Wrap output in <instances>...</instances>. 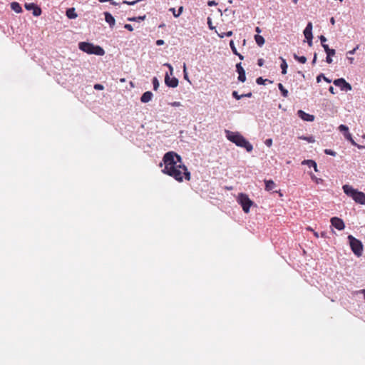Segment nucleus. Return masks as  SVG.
Returning a JSON list of instances; mask_svg holds the SVG:
<instances>
[{"instance_id":"obj_64","label":"nucleus","mask_w":365,"mask_h":365,"mask_svg":"<svg viewBox=\"0 0 365 365\" xmlns=\"http://www.w3.org/2000/svg\"><path fill=\"white\" fill-rule=\"evenodd\" d=\"M348 60L349 61L350 63H353L354 62V58L352 57H348Z\"/></svg>"},{"instance_id":"obj_27","label":"nucleus","mask_w":365,"mask_h":365,"mask_svg":"<svg viewBox=\"0 0 365 365\" xmlns=\"http://www.w3.org/2000/svg\"><path fill=\"white\" fill-rule=\"evenodd\" d=\"M255 40L259 46H262L264 43V38L259 34L255 36Z\"/></svg>"},{"instance_id":"obj_12","label":"nucleus","mask_w":365,"mask_h":365,"mask_svg":"<svg viewBox=\"0 0 365 365\" xmlns=\"http://www.w3.org/2000/svg\"><path fill=\"white\" fill-rule=\"evenodd\" d=\"M298 116L305 121L312 122L314 120V116L309 113H305L302 110H299L297 112Z\"/></svg>"},{"instance_id":"obj_21","label":"nucleus","mask_w":365,"mask_h":365,"mask_svg":"<svg viewBox=\"0 0 365 365\" xmlns=\"http://www.w3.org/2000/svg\"><path fill=\"white\" fill-rule=\"evenodd\" d=\"M344 138L349 140L353 145L357 146L359 148H361L362 146L358 145L352 138L351 133L349 132L347 133H344Z\"/></svg>"},{"instance_id":"obj_43","label":"nucleus","mask_w":365,"mask_h":365,"mask_svg":"<svg viewBox=\"0 0 365 365\" xmlns=\"http://www.w3.org/2000/svg\"><path fill=\"white\" fill-rule=\"evenodd\" d=\"M183 72H184V78L189 81L188 77H187V73L186 71V64L185 63H184V65H183Z\"/></svg>"},{"instance_id":"obj_25","label":"nucleus","mask_w":365,"mask_h":365,"mask_svg":"<svg viewBox=\"0 0 365 365\" xmlns=\"http://www.w3.org/2000/svg\"><path fill=\"white\" fill-rule=\"evenodd\" d=\"M66 16L68 19H75L77 17V14L76 13L74 8H71L67 9Z\"/></svg>"},{"instance_id":"obj_60","label":"nucleus","mask_w":365,"mask_h":365,"mask_svg":"<svg viewBox=\"0 0 365 365\" xmlns=\"http://www.w3.org/2000/svg\"><path fill=\"white\" fill-rule=\"evenodd\" d=\"M242 96H243V97H248V98H250V97L252 96V93H248L247 94H243Z\"/></svg>"},{"instance_id":"obj_36","label":"nucleus","mask_w":365,"mask_h":365,"mask_svg":"<svg viewBox=\"0 0 365 365\" xmlns=\"http://www.w3.org/2000/svg\"><path fill=\"white\" fill-rule=\"evenodd\" d=\"M266 81H267V79H263L262 77H259L256 80L257 83L259 85H264Z\"/></svg>"},{"instance_id":"obj_26","label":"nucleus","mask_w":365,"mask_h":365,"mask_svg":"<svg viewBox=\"0 0 365 365\" xmlns=\"http://www.w3.org/2000/svg\"><path fill=\"white\" fill-rule=\"evenodd\" d=\"M323 48L327 56H333L335 55L336 52L334 49L329 48L327 44H323Z\"/></svg>"},{"instance_id":"obj_53","label":"nucleus","mask_w":365,"mask_h":365,"mask_svg":"<svg viewBox=\"0 0 365 365\" xmlns=\"http://www.w3.org/2000/svg\"><path fill=\"white\" fill-rule=\"evenodd\" d=\"M164 66H167L168 68H169L171 73H173V68L170 63H165Z\"/></svg>"},{"instance_id":"obj_15","label":"nucleus","mask_w":365,"mask_h":365,"mask_svg":"<svg viewBox=\"0 0 365 365\" xmlns=\"http://www.w3.org/2000/svg\"><path fill=\"white\" fill-rule=\"evenodd\" d=\"M152 97L153 93L150 91H146L142 95L140 101L143 103H148L152 99Z\"/></svg>"},{"instance_id":"obj_59","label":"nucleus","mask_w":365,"mask_h":365,"mask_svg":"<svg viewBox=\"0 0 365 365\" xmlns=\"http://www.w3.org/2000/svg\"><path fill=\"white\" fill-rule=\"evenodd\" d=\"M255 31H256L257 34H259V33H261V29H260L259 27L257 26V27L255 28Z\"/></svg>"},{"instance_id":"obj_51","label":"nucleus","mask_w":365,"mask_h":365,"mask_svg":"<svg viewBox=\"0 0 365 365\" xmlns=\"http://www.w3.org/2000/svg\"><path fill=\"white\" fill-rule=\"evenodd\" d=\"M99 1L101 2H106V1H110L111 4L113 5H117L118 4L115 1H113V0H99Z\"/></svg>"},{"instance_id":"obj_28","label":"nucleus","mask_w":365,"mask_h":365,"mask_svg":"<svg viewBox=\"0 0 365 365\" xmlns=\"http://www.w3.org/2000/svg\"><path fill=\"white\" fill-rule=\"evenodd\" d=\"M280 59L282 61V63H281V68H282V74H286L287 73V63L286 62V60L284 58H283L282 57H280Z\"/></svg>"},{"instance_id":"obj_48","label":"nucleus","mask_w":365,"mask_h":365,"mask_svg":"<svg viewBox=\"0 0 365 365\" xmlns=\"http://www.w3.org/2000/svg\"><path fill=\"white\" fill-rule=\"evenodd\" d=\"M94 88L96 89V90H103V86L101 84H95L94 85Z\"/></svg>"},{"instance_id":"obj_52","label":"nucleus","mask_w":365,"mask_h":365,"mask_svg":"<svg viewBox=\"0 0 365 365\" xmlns=\"http://www.w3.org/2000/svg\"><path fill=\"white\" fill-rule=\"evenodd\" d=\"M257 64L259 66H262L264 65V60L262 58L258 59Z\"/></svg>"},{"instance_id":"obj_20","label":"nucleus","mask_w":365,"mask_h":365,"mask_svg":"<svg viewBox=\"0 0 365 365\" xmlns=\"http://www.w3.org/2000/svg\"><path fill=\"white\" fill-rule=\"evenodd\" d=\"M344 138L349 140L353 145L357 146L359 148H361L362 146L358 145L352 138L351 133L349 132L347 133H344Z\"/></svg>"},{"instance_id":"obj_46","label":"nucleus","mask_w":365,"mask_h":365,"mask_svg":"<svg viewBox=\"0 0 365 365\" xmlns=\"http://www.w3.org/2000/svg\"><path fill=\"white\" fill-rule=\"evenodd\" d=\"M124 28L126 29L127 30L130 31H133V26L130 24H125Z\"/></svg>"},{"instance_id":"obj_16","label":"nucleus","mask_w":365,"mask_h":365,"mask_svg":"<svg viewBox=\"0 0 365 365\" xmlns=\"http://www.w3.org/2000/svg\"><path fill=\"white\" fill-rule=\"evenodd\" d=\"M265 190L271 191L276 187V184L272 180H264Z\"/></svg>"},{"instance_id":"obj_7","label":"nucleus","mask_w":365,"mask_h":365,"mask_svg":"<svg viewBox=\"0 0 365 365\" xmlns=\"http://www.w3.org/2000/svg\"><path fill=\"white\" fill-rule=\"evenodd\" d=\"M304 35L305 38L307 41L308 45L309 46H312V38H313L312 23V22H309L307 24L305 29L304 30Z\"/></svg>"},{"instance_id":"obj_39","label":"nucleus","mask_w":365,"mask_h":365,"mask_svg":"<svg viewBox=\"0 0 365 365\" xmlns=\"http://www.w3.org/2000/svg\"><path fill=\"white\" fill-rule=\"evenodd\" d=\"M311 178L316 182V183H319L321 182H322V179L321 178H317L315 175H311Z\"/></svg>"},{"instance_id":"obj_45","label":"nucleus","mask_w":365,"mask_h":365,"mask_svg":"<svg viewBox=\"0 0 365 365\" xmlns=\"http://www.w3.org/2000/svg\"><path fill=\"white\" fill-rule=\"evenodd\" d=\"M319 39L321 41L322 46H323V44H326L325 42L327 41V38L324 36H320Z\"/></svg>"},{"instance_id":"obj_62","label":"nucleus","mask_w":365,"mask_h":365,"mask_svg":"<svg viewBox=\"0 0 365 365\" xmlns=\"http://www.w3.org/2000/svg\"><path fill=\"white\" fill-rule=\"evenodd\" d=\"M324 80L327 83L331 82V81L330 79H329L328 78H327L326 76L324 77Z\"/></svg>"},{"instance_id":"obj_34","label":"nucleus","mask_w":365,"mask_h":365,"mask_svg":"<svg viewBox=\"0 0 365 365\" xmlns=\"http://www.w3.org/2000/svg\"><path fill=\"white\" fill-rule=\"evenodd\" d=\"M230 48L232 49V51L233 52L234 54L235 55H239V53L237 52V50L235 46V43H234V41L232 40L230 41Z\"/></svg>"},{"instance_id":"obj_17","label":"nucleus","mask_w":365,"mask_h":365,"mask_svg":"<svg viewBox=\"0 0 365 365\" xmlns=\"http://www.w3.org/2000/svg\"><path fill=\"white\" fill-rule=\"evenodd\" d=\"M92 53H93V54L98 55V56H103L105 54V51L102 47H101L100 46H94V45H93Z\"/></svg>"},{"instance_id":"obj_18","label":"nucleus","mask_w":365,"mask_h":365,"mask_svg":"<svg viewBox=\"0 0 365 365\" xmlns=\"http://www.w3.org/2000/svg\"><path fill=\"white\" fill-rule=\"evenodd\" d=\"M302 165H307L309 167H313L315 172H318L317 165L314 160H304L302 163Z\"/></svg>"},{"instance_id":"obj_49","label":"nucleus","mask_w":365,"mask_h":365,"mask_svg":"<svg viewBox=\"0 0 365 365\" xmlns=\"http://www.w3.org/2000/svg\"><path fill=\"white\" fill-rule=\"evenodd\" d=\"M207 24L210 29H213L214 27L212 26V20L210 17L207 18Z\"/></svg>"},{"instance_id":"obj_41","label":"nucleus","mask_w":365,"mask_h":365,"mask_svg":"<svg viewBox=\"0 0 365 365\" xmlns=\"http://www.w3.org/2000/svg\"><path fill=\"white\" fill-rule=\"evenodd\" d=\"M232 96L235 98L237 100H240L243 97V96L238 95L237 92L235 91L232 92Z\"/></svg>"},{"instance_id":"obj_37","label":"nucleus","mask_w":365,"mask_h":365,"mask_svg":"<svg viewBox=\"0 0 365 365\" xmlns=\"http://www.w3.org/2000/svg\"><path fill=\"white\" fill-rule=\"evenodd\" d=\"M324 153L327 155H332V156H335L336 154L335 151L330 150V149H325Z\"/></svg>"},{"instance_id":"obj_4","label":"nucleus","mask_w":365,"mask_h":365,"mask_svg":"<svg viewBox=\"0 0 365 365\" xmlns=\"http://www.w3.org/2000/svg\"><path fill=\"white\" fill-rule=\"evenodd\" d=\"M348 240L352 252L358 257L362 255L363 245L361 241L352 235L348 236Z\"/></svg>"},{"instance_id":"obj_3","label":"nucleus","mask_w":365,"mask_h":365,"mask_svg":"<svg viewBox=\"0 0 365 365\" xmlns=\"http://www.w3.org/2000/svg\"><path fill=\"white\" fill-rule=\"evenodd\" d=\"M344 193L351 197L355 202L360 205H365V194L363 192L354 189L349 185H344L342 187Z\"/></svg>"},{"instance_id":"obj_47","label":"nucleus","mask_w":365,"mask_h":365,"mask_svg":"<svg viewBox=\"0 0 365 365\" xmlns=\"http://www.w3.org/2000/svg\"><path fill=\"white\" fill-rule=\"evenodd\" d=\"M359 46L357 45L354 49L351 50V51H348V53L349 54H351V55H353L355 53L356 51L359 48Z\"/></svg>"},{"instance_id":"obj_10","label":"nucleus","mask_w":365,"mask_h":365,"mask_svg":"<svg viewBox=\"0 0 365 365\" xmlns=\"http://www.w3.org/2000/svg\"><path fill=\"white\" fill-rule=\"evenodd\" d=\"M165 83L168 87L175 88L178 85V80L175 77L170 78L167 73L165 76Z\"/></svg>"},{"instance_id":"obj_38","label":"nucleus","mask_w":365,"mask_h":365,"mask_svg":"<svg viewBox=\"0 0 365 365\" xmlns=\"http://www.w3.org/2000/svg\"><path fill=\"white\" fill-rule=\"evenodd\" d=\"M220 38H224L225 36H231L232 35V31H230L226 33H222L218 34Z\"/></svg>"},{"instance_id":"obj_14","label":"nucleus","mask_w":365,"mask_h":365,"mask_svg":"<svg viewBox=\"0 0 365 365\" xmlns=\"http://www.w3.org/2000/svg\"><path fill=\"white\" fill-rule=\"evenodd\" d=\"M105 20L109 24L110 28L115 26V20L114 17L108 12H105Z\"/></svg>"},{"instance_id":"obj_31","label":"nucleus","mask_w":365,"mask_h":365,"mask_svg":"<svg viewBox=\"0 0 365 365\" xmlns=\"http://www.w3.org/2000/svg\"><path fill=\"white\" fill-rule=\"evenodd\" d=\"M145 15L144 16H138V17H132V18H128V20L129 21H143L145 19Z\"/></svg>"},{"instance_id":"obj_32","label":"nucleus","mask_w":365,"mask_h":365,"mask_svg":"<svg viewBox=\"0 0 365 365\" xmlns=\"http://www.w3.org/2000/svg\"><path fill=\"white\" fill-rule=\"evenodd\" d=\"M339 131L342 132L344 134L349 133V128L345 125H340L339 126Z\"/></svg>"},{"instance_id":"obj_13","label":"nucleus","mask_w":365,"mask_h":365,"mask_svg":"<svg viewBox=\"0 0 365 365\" xmlns=\"http://www.w3.org/2000/svg\"><path fill=\"white\" fill-rule=\"evenodd\" d=\"M79 48L86 52L88 54H91V43L86 42H81L79 43Z\"/></svg>"},{"instance_id":"obj_9","label":"nucleus","mask_w":365,"mask_h":365,"mask_svg":"<svg viewBox=\"0 0 365 365\" xmlns=\"http://www.w3.org/2000/svg\"><path fill=\"white\" fill-rule=\"evenodd\" d=\"M331 223L333 227H334L338 230H342L345 227V225L344 221L337 217H334L331 219Z\"/></svg>"},{"instance_id":"obj_24","label":"nucleus","mask_w":365,"mask_h":365,"mask_svg":"<svg viewBox=\"0 0 365 365\" xmlns=\"http://www.w3.org/2000/svg\"><path fill=\"white\" fill-rule=\"evenodd\" d=\"M344 138L349 140L353 145L357 146L359 148H361L362 146L358 145L352 138L351 133L349 132L347 133H344Z\"/></svg>"},{"instance_id":"obj_58","label":"nucleus","mask_w":365,"mask_h":365,"mask_svg":"<svg viewBox=\"0 0 365 365\" xmlns=\"http://www.w3.org/2000/svg\"><path fill=\"white\" fill-rule=\"evenodd\" d=\"M316 61H317V53H314V58L312 61V64H314L316 63Z\"/></svg>"},{"instance_id":"obj_19","label":"nucleus","mask_w":365,"mask_h":365,"mask_svg":"<svg viewBox=\"0 0 365 365\" xmlns=\"http://www.w3.org/2000/svg\"><path fill=\"white\" fill-rule=\"evenodd\" d=\"M10 6H11V9L16 13L19 14V13L22 12V8L18 2H16V1L11 2Z\"/></svg>"},{"instance_id":"obj_35","label":"nucleus","mask_w":365,"mask_h":365,"mask_svg":"<svg viewBox=\"0 0 365 365\" xmlns=\"http://www.w3.org/2000/svg\"><path fill=\"white\" fill-rule=\"evenodd\" d=\"M182 9V6H180L178 9V14H175V9L174 8L170 9V11H172L173 14L175 17H178L181 14Z\"/></svg>"},{"instance_id":"obj_6","label":"nucleus","mask_w":365,"mask_h":365,"mask_svg":"<svg viewBox=\"0 0 365 365\" xmlns=\"http://www.w3.org/2000/svg\"><path fill=\"white\" fill-rule=\"evenodd\" d=\"M333 83L336 86L340 88V89L344 91H351L352 88L351 86L342 78L334 80Z\"/></svg>"},{"instance_id":"obj_5","label":"nucleus","mask_w":365,"mask_h":365,"mask_svg":"<svg viewBox=\"0 0 365 365\" xmlns=\"http://www.w3.org/2000/svg\"><path fill=\"white\" fill-rule=\"evenodd\" d=\"M237 202L242 206L245 213L250 212V207L253 205V202L249 198L248 195L245 193H240L237 197Z\"/></svg>"},{"instance_id":"obj_8","label":"nucleus","mask_w":365,"mask_h":365,"mask_svg":"<svg viewBox=\"0 0 365 365\" xmlns=\"http://www.w3.org/2000/svg\"><path fill=\"white\" fill-rule=\"evenodd\" d=\"M24 7L28 11H33V15L34 16H39L41 14V9L34 3H26Z\"/></svg>"},{"instance_id":"obj_54","label":"nucleus","mask_w":365,"mask_h":365,"mask_svg":"<svg viewBox=\"0 0 365 365\" xmlns=\"http://www.w3.org/2000/svg\"><path fill=\"white\" fill-rule=\"evenodd\" d=\"M156 44L158 46L163 45L164 44V41L162 40V39H158V40L156 41Z\"/></svg>"},{"instance_id":"obj_23","label":"nucleus","mask_w":365,"mask_h":365,"mask_svg":"<svg viewBox=\"0 0 365 365\" xmlns=\"http://www.w3.org/2000/svg\"><path fill=\"white\" fill-rule=\"evenodd\" d=\"M344 138L349 140L353 145L357 146L359 148H361L362 146L358 145L352 138L351 133L349 132L347 133H344Z\"/></svg>"},{"instance_id":"obj_63","label":"nucleus","mask_w":365,"mask_h":365,"mask_svg":"<svg viewBox=\"0 0 365 365\" xmlns=\"http://www.w3.org/2000/svg\"><path fill=\"white\" fill-rule=\"evenodd\" d=\"M313 233L315 237L318 238L319 237V233L317 232L313 231Z\"/></svg>"},{"instance_id":"obj_61","label":"nucleus","mask_w":365,"mask_h":365,"mask_svg":"<svg viewBox=\"0 0 365 365\" xmlns=\"http://www.w3.org/2000/svg\"><path fill=\"white\" fill-rule=\"evenodd\" d=\"M320 235L322 237H326L327 233L325 232H321Z\"/></svg>"},{"instance_id":"obj_1","label":"nucleus","mask_w":365,"mask_h":365,"mask_svg":"<svg viewBox=\"0 0 365 365\" xmlns=\"http://www.w3.org/2000/svg\"><path fill=\"white\" fill-rule=\"evenodd\" d=\"M164 168L162 172L175 180L181 182L185 179L189 181L191 178L187 168L183 164L182 158L177 153L170 151L165 154L163 157Z\"/></svg>"},{"instance_id":"obj_2","label":"nucleus","mask_w":365,"mask_h":365,"mask_svg":"<svg viewBox=\"0 0 365 365\" xmlns=\"http://www.w3.org/2000/svg\"><path fill=\"white\" fill-rule=\"evenodd\" d=\"M227 138L237 146L245 148L247 152L253 150L252 145L238 132L227 131Z\"/></svg>"},{"instance_id":"obj_55","label":"nucleus","mask_w":365,"mask_h":365,"mask_svg":"<svg viewBox=\"0 0 365 365\" xmlns=\"http://www.w3.org/2000/svg\"><path fill=\"white\" fill-rule=\"evenodd\" d=\"M326 61L328 63H331V62H332L331 56H329L327 55Z\"/></svg>"},{"instance_id":"obj_56","label":"nucleus","mask_w":365,"mask_h":365,"mask_svg":"<svg viewBox=\"0 0 365 365\" xmlns=\"http://www.w3.org/2000/svg\"><path fill=\"white\" fill-rule=\"evenodd\" d=\"M329 91H330L331 93L335 94L334 88L332 86L329 87Z\"/></svg>"},{"instance_id":"obj_30","label":"nucleus","mask_w":365,"mask_h":365,"mask_svg":"<svg viewBox=\"0 0 365 365\" xmlns=\"http://www.w3.org/2000/svg\"><path fill=\"white\" fill-rule=\"evenodd\" d=\"M294 58L301 63H305L307 62V58L305 56H299L297 54H294Z\"/></svg>"},{"instance_id":"obj_33","label":"nucleus","mask_w":365,"mask_h":365,"mask_svg":"<svg viewBox=\"0 0 365 365\" xmlns=\"http://www.w3.org/2000/svg\"><path fill=\"white\" fill-rule=\"evenodd\" d=\"M152 82H153V89L155 91H157L158 88H159V85H160L158 78L156 77H154L153 78Z\"/></svg>"},{"instance_id":"obj_42","label":"nucleus","mask_w":365,"mask_h":365,"mask_svg":"<svg viewBox=\"0 0 365 365\" xmlns=\"http://www.w3.org/2000/svg\"><path fill=\"white\" fill-rule=\"evenodd\" d=\"M170 105L173 107H179V106H182L181 103L179 101H175V102L170 103Z\"/></svg>"},{"instance_id":"obj_40","label":"nucleus","mask_w":365,"mask_h":365,"mask_svg":"<svg viewBox=\"0 0 365 365\" xmlns=\"http://www.w3.org/2000/svg\"><path fill=\"white\" fill-rule=\"evenodd\" d=\"M300 138H302L303 140H305L308 141L309 143L314 142V140L313 137H312V136H310V137H301Z\"/></svg>"},{"instance_id":"obj_11","label":"nucleus","mask_w":365,"mask_h":365,"mask_svg":"<svg viewBox=\"0 0 365 365\" xmlns=\"http://www.w3.org/2000/svg\"><path fill=\"white\" fill-rule=\"evenodd\" d=\"M236 68L239 74L238 80L241 82H245L246 81L245 71L241 66V63H239L236 65Z\"/></svg>"},{"instance_id":"obj_50","label":"nucleus","mask_w":365,"mask_h":365,"mask_svg":"<svg viewBox=\"0 0 365 365\" xmlns=\"http://www.w3.org/2000/svg\"><path fill=\"white\" fill-rule=\"evenodd\" d=\"M324 75L323 73H321L319 74L317 77V81L319 83L322 80V78L324 79Z\"/></svg>"},{"instance_id":"obj_57","label":"nucleus","mask_w":365,"mask_h":365,"mask_svg":"<svg viewBox=\"0 0 365 365\" xmlns=\"http://www.w3.org/2000/svg\"><path fill=\"white\" fill-rule=\"evenodd\" d=\"M208 5H209V6L216 5V3H215L214 1H210L208 2Z\"/></svg>"},{"instance_id":"obj_44","label":"nucleus","mask_w":365,"mask_h":365,"mask_svg":"<svg viewBox=\"0 0 365 365\" xmlns=\"http://www.w3.org/2000/svg\"><path fill=\"white\" fill-rule=\"evenodd\" d=\"M264 143L267 146L271 147L272 145V140L271 138L267 139Z\"/></svg>"},{"instance_id":"obj_29","label":"nucleus","mask_w":365,"mask_h":365,"mask_svg":"<svg viewBox=\"0 0 365 365\" xmlns=\"http://www.w3.org/2000/svg\"><path fill=\"white\" fill-rule=\"evenodd\" d=\"M278 88L280 90L282 96L285 98L288 96V91L283 86L282 83L278 84Z\"/></svg>"},{"instance_id":"obj_22","label":"nucleus","mask_w":365,"mask_h":365,"mask_svg":"<svg viewBox=\"0 0 365 365\" xmlns=\"http://www.w3.org/2000/svg\"><path fill=\"white\" fill-rule=\"evenodd\" d=\"M344 138L349 140L353 145L357 146L359 148H361L362 146L358 145L352 138L351 133L349 132L347 133H344Z\"/></svg>"}]
</instances>
